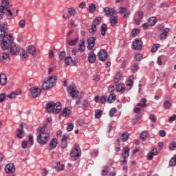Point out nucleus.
<instances>
[{
    "mask_svg": "<svg viewBox=\"0 0 176 176\" xmlns=\"http://www.w3.org/2000/svg\"><path fill=\"white\" fill-rule=\"evenodd\" d=\"M67 131H72V130H74V124L72 123H69L67 124Z\"/></svg>",
    "mask_w": 176,
    "mask_h": 176,
    "instance_id": "6e6d98bb",
    "label": "nucleus"
},
{
    "mask_svg": "<svg viewBox=\"0 0 176 176\" xmlns=\"http://www.w3.org/2000/svg\"><path fill=\"white\" fill-rule=\"evenodd\" d=\"M142 57V55L141 54H136L135 55V58L136 61H141Z\"/></svg>",
    "mask_w": 176,
    "mask_h": 176,
    "instance_id": "13d9d810",
    "label": "nucleus"
},
{
    "mask_svg": "<svg viewBox=\"0 0 176 176\" xmlns=\"http://www.w3.org/2000/svg\"><path fill=\"white\" fill-rule=\"evenodd\" d=\"M159 47H160V45L155 44L151 49V52L156 53V52H157V49H159Z\"/></svg>",
    "mask_w": 176,
    "mask_h": 176,
    "instance_id": "49530a36",
    "label": "nucleus"
},
{
    "mask_svg": "<svg viewBox=\"0 0 176 176\" xmlns=\"http://www.w3.org/2000/svg\"><path fill=\"white\" fill-rule=\"evenodd\" d=\"M119 17L118 16H112L110 17V23L112 27H115L118 24V20Z\"/></svg>",
    "mask_w": 176,
    "mask_h": 176,
    "instance_id": "b1692460",
    "label": "nucleus"
},
{
    "mask_svg": "<svg viewBox=\"0 0 176 176\" xmlns=\"http://www.w3.org/2000/svg\"><path fill=\"white\" fill-rule=\"evenodd\" d=\"M67 91L70 94L71 97H72V98H78V94H79V91L72 85L68 87Z\"/></svg>",
    "mask_w": 176,
    "mask_h": 176,
    "instance_id": "1a4fd4ad",
    "label": "nucleus"
},
{
    "mask_svg": "<svg viewBox=\"0 0 176 176\" xmlns=\"http://www.w3.org/2000/svg\"><path fill=\"white\" fill-rule=\"evenodd\" d=\"M172 105L171 102L169 100H166L164 102V107L165 109H169V108H171Z\"/></svg>",
    "mask_w": 176,
    "mask_h": 176,
    "instance_id": "a19ab883",
    "label": "nucleus"
},
{
    "mask_svg": "<svg viewBox=\"0 0 176 176\" xmlns=\"http://www.w3.org/2000/svg\"><path fill=\"white\" fill-rule=\"evenodd\" d=\"M115 113H116V108H112L111 109L110 111H109V116H111V118H112Z\"/></svg>",
    "mask_w": 176,
    "mask_h": 176,
    "instance_id": "603ef678",
    "label": "nucleus"
},
{
    "mask_svg": "<svg viewBox=\"0 0 176 176\" xmlns=\"http://www.w3.org/2000/svg\"><path fill=\"white\" fill-rule=\"evenodd\" d=\"M176 115L173 114L172 116L169 118L168 122L169 123H173V122H175Z\"/></svg>",
    "mask_w": 176,
    "mask_h": 176,
    "instance_id": "4d7b16f0",
    "label": "nucleus"
},
{
    "mask_svg": "<svg viewBox=\"0 0 176 176\" xmlns=\"http://www.w3.org/2000/svg\"><path fill=\"white\" fill-rule=\"evenodd\" d=\"M23 123L21 124V128L19 129L16 131V136L18 138H23V133H24V130L23 129Z\"/></svg>",
    "mask_w": 176,
    "mask_h": 176,
    "instance_id": "c85d7f7f",
    "label": "nucleus"
},
{
    "mask_svg": "<svg viewBox=\"0 0 176 176\" xmlns=\"http://www.w3.org/2000/svg\"><path fill=\"white\" fill-rule=\"evenodd\" d=\"M170 32V29L169 28H165L162 30V32L160 34V38L161 39H166L167 38V34Z\"/></svg>",
    "mask_w": 176,
    "mask_h": 176,
    "instance_id": "a878e982",
    "label": "nucleus"
},
{
    "mask_svg": "<svg viewBox=\"0 0 176 176\" xmlns=\"http://www.w3.org/2000/svg\"><path fill=\"white\" fill-rule=\"evenodd\" d=\"M28 52L29 54H31L32 57L36 56V48L34 45H30L28 48Z\"/></svg>",
    "mask_w": 176,
    "mask_h": 176,
    "instance_id": "aec40b11",
    "label": "nucleus"
},
{
    "mask_svg": "<svg viewBox=\"0 0 176 176\" xmlns=\"http://www.w3.org/2000/svg\"><path fill=\"white\" fill-rule=\"evenodd\" d=\"M130 156V148L125 146L122 149V157L123 159H127Z\"/></svg>",
    "mask_w": 176,
    "mask_h": 176,
    "instance_id": "a211bd4d",
    "label": "nucleus"
},
{
    "mask_svg": "<svg viewBox=\"0 0 176 176\" xmlns=\"http://www.w3.org/2000/svg\"><path fill=\"white\" fill-rule=\"evenodd\" d=\"M133 47L134 50H141L142 49V41L140 38H136L133 42Z\"/></svg>",
    "mask_w": 176,
    "mask_h": 176,
    "instance_id": "9b49d317",
    "label": "nucleus"
},
{
    "mask_svg": "<svg viewBox=\"0 0 176 176\" xmlns=\"http://www.w3.org/2000/svg\"><path fill=\"white\" fill-rule=\"evenodd\" d=\"M6 98V94H0V102H3V101H5Z\"/></svg>",
    "mask_w": 176,
    "mask_h": 176,
    "instance_id": "052dcab7",
    "label": "nucleus"
},
{
    "mask_svg": "<svg viewBox=\"0 0 176 176\" xmlns=\"http://www.w3.org/2000/svg\"><path fill=\"white\" fill-rule=\"evenodd\" d=\"M101 115H102V111H101L100 110L96 111L95 118H96V119H100V118H101Z\"/></svg>",
    "mask_w": 176,
    "mask_h": 176,
    "instance_id": "09e8293b",
    "label": "nucleus"
},
{
    "mask_svg": "<svg viewBox=\"0 0 176 176\" xmlns=\"http://www.w3.org/2000/svg\"><path fill=\"white\" fill-rule=\"evenodd\" d=\"M98 57L100 61H105L108 58V52L105 50H101L98 54Z\"/></svg>",
    "mask_w": 176,
    "mask_h": 176,
    "instance_id": "f8f14e48",
    "label": "nucleus"
},
{
    "mask_svg": "<svg viewBox=\"0 0 176 176\" xmlns=\"http://www.w3.org/2000/svg\"><path fill=\"white\" fill-rule=\"evenodd\" d=\"M138 29H135L133 30H132L131 32V36L134 37V36H137V34H138Z\"/></svg>",
    "mask_w": 176,
    "mask_h": 176,
    "instance_id": "680f3d73",
    "label": "nucleus"
},
{
    "mask_svg": "<svg viewBox=\"0 0 176 176\" xmlns=\"http://www.w3.org/2000/svg\"><path fill=\"white\" fill-rule=\"evenodd\" d=\"M150 153H151L154 156H156V155H157V149H156V148H155V147H153Z\"/></svg>",
    "mask_w": 176,
    "mask_h": 176,
    "instance_id": "bf43d9fd",
    "label": "nucleus"
},
{
    "mask_svg": "<svg viewBox=\"0 0 176 176\" xmlns=\"http://www.w3.org/2000/svg\"><path fill=\"white\" fill-rule=\"evenodd\" d=\"M115 100H116V96H115V94H111L109 96L107 102H109V104H112V102H113Z\"/></svg>",
    "mask_w": 176,
    "mask_h": 176,
    "instance_id": "f704fd0d",
    "label": "nucleus"
},
{
    "mask_svg": "<svg viewBox=\"0 0 176 176\" xmlns=\"http://www.w3.org/2000/svg\"><path fill=\"white\" fill-rule=\"evenodd\" d=\"M96 58H97V56H96V54H94V52H91V53L89 54L88 60H89L91 64H94V63H96Z\"/></svg>",
    "mask_w": 176,
    "mask_h": 176,
    "instance_id": "393cba45",
    "label": "nucleus"
},
{
    "mask_svg": "<svg viewBox=\"0 0 176 176\" xmlns=\"http://www.w3.org/2000/svg\"><path fill=\"white\" fill-rule=\"evenodd\" d=\"M64 164H61L60 162H56V166H55V170H57V171H60L64 170Z\"/></svg>",
    "mask_w": 176,
    "mask_h": 176,
    "instance_id": "e433bc0d",
    "label": "nucleus"
},
{
    "mask_svg": "<svg viewBox=\"0 0 176 176\" xmlns=\"http://www.w3.org/2000/svg\"><path fill=\"white\" fill-rule=\"evenodd\" d=\"M74 64V65H76L77 63L76 60L74 61V59H72V57L71 56H67L65 58V64L66 65H71V64Z\"/></svg>",
    "mask_w": 176,
    "mask_h": 176,
    "instance_id": "412c9836",
    "label": "nucleus"
},
{
    "mask_svg": "<svg viewBox=\"0 0 176 176\" xmlns=\"http://www.w3.org/2000/svg\"><path fill=\"white\" fill-rule=\"evenodd\" d=\"M120 79H122V73L118 72L116 74V77L114 78L115 83H119V82H120Z\"/></svg>",
    "mask_w": 176,
    "mask_h": 176,
    "instance_id": "c9c22d12",
    "label": "nucleus"
},
{
    "mask_svg": "<svg viewBox=\"0 0 176 176\" xmlns=\"http://www.w3.org/2000/svg\"><path fill=\"white\" fill-rule=\"evenodd\" d=\"M108 173H109V167L106 166L102 170V175H107Z\"/></svg>",
    "mask_w": 176,
    "mask_h": 176,
    "instance_id": "8fccbe9b",
    "label": "nucleus"
},
{
    "mask_svg": "<svg viewBox=\"0 0 176 176\" xmlns=\"http://www.w3.org/2000/svg\"><path fill=\"white\" fill-rule=\"evenodd\" d=\"M148 23L151 27H153V25H155L156 23H157V21L156 20V18L152 16L148 19Z\"/></svg>",
    "mask_w": 176,
    "mask_h": 176,
    "instance_id": "7c9ffc66",
    "label": "nucleus"
},
{
    "mask_svg": "<svg viewBox=\"0 0 176 176\" xmlns=\"http://www.w3.org/2000/svg\"><path fill=\"white\" fill-rule=\"evenodd\" d=\"M101 23V17L98 16L94 19V21L92 23L91 28L90 30L91 34H94L96 31H97V25Z\"/></svg>",
    "mask_w": 176,
    "mask_h": 176,
    "instance_id": "6e6552de",
    "label": "nucleus"
},
{
    "mask_svg": "<svg viewBox=\"0 0 176 176\" xmlns=\"http://www.w3.org/2000/svg\"><path fill=\"white\" fill-rule=\"evenodd\" d=\"M146 102H148V100H146V98H142L140 100V102L138 103V107L142 108H146Z\"/></svg>",
    "mask_w": 176,
    "mask_h": 176,
    "instance_id": "cd10ccee",
    "label": "nucleus"
},
{
    "mask_svg": "<svg viewBox=\"0 0 176 176\" xmlns=\"http://www.w3.org/2000/svg\"><path fill=\"white\" fill-rule=\"evenodd\" d=\"M116 90L120 93H124V91H126V86L124 85V84L119 83L116 85Z\"/></svg>",
    "mask_w": 176,
    "mask_h": 176,
    "instance_id": "4be33fe9",
    "label": "nucleus"
},
{
    "mask_svg": "<svg viewBox=\"0 0 176 176\" xmlns=\"http://www.w3.org/2000/svg\"><path fill=\"white\" fill-rule=\"evenodd\" d=\"M138 69H140L138 64L134 63L131 67V70L133 71V72H137Z\"/></svg>",
    "mask_w": 176,
    "mask_h": 176,
    "instance_id": "79ce46f5",
    "label": "nucleus"
},
{
    "mask_svg": "<svg viewBox=\"0 0 176 176\" xmlns=\"http://www.w3.org/2000/svg\"><path fill=\"white\" fill-rule=\"evenodd\" d=\"M27 144H28V142L25 140L22 142L21 146L23 149H27Z\"/></svg>",
    "mask_w": 176,
    "mask_h": 176,
    "instance_id": "69168bd1",
    "label": "nucleus"
},
{
    "mask_svg": "<svg viewBox=\"0 0 176 176\" xmlns=\"http://www.w3.org/2000/svg\"><path fill=\"white\" fill-rule=\"evenodd\" d=\"M16 96V93L12 92L10 94L8 95V98H10V100H14Z\"/></svg>",
    "mask_w": 176,
    "mask_h": 176,
    "instance_id": "5fc2aeb1",
    "label": "nucleus"
},
{
    "mask_svg": "<svg viewBox=\"0 0 176 176\" xmlns=\"http://www.w3.org/2000/svg\"><path fill=\"white\" fill-rule=\"evenodd\" d=\"M80 43L79 44V48L78 50L80 52H85V50L86 49V46H85V40H80Z\"/></svg>",
    "mask_w": 176,
    "mask_h": 176,
    "instance_id": "473e14b6",
    "label": "nucleus"
},
{
    "mask_svg": "<svg viewBox=\"0 0 176 176\" xmlns=\"http://www.w3.org/2000/svg\"><path fill=\"white\" fill-rule=\"evenodd\" d=\"M129 135H130L128 133H124L121 135V140L122 142H126L127 140H129Z\"/></svg>",
    "mask_w": 176,
    "mask_h": 176,
    "instance_id": "58836bf2",
    "label": "nucleus"
},
{
    "mask_svg": "<svg viewBox=\"0 0 176 176\" xmlns=\"http://www.w3.org/2000/svg\"><path fill=\"white\" fill-rule=\"evenodd\" d=\"M75 8H70L68 9V14L69 16H75Z\"/></svg>",
    "mask_w": 176,
    "mask_h": 176,
    "instance_id": "37998d69",
    "label": "nucleus"
},
{
    "mask_svg": "<svg viewBox=\"0 0 176 176\" xmlns=\"http://www.w3.org/2000/svg\"><path fill=\"white\" fill-rule=\"evenodd\" d=\"M89 107H90V102H89L88 100H85L84 103L82 104V109H85V111H86V109L89 108Z\"/></svg>",
    "mask_w": 176,
    "mask_h": 176,
    "instance_id": "ea45409f",
    "label": "nucleus"
},
{
    "mask_svg": "<svg viewBox=\"0 0 176 176\" xmlns=\"http://www.w3.org/2000/svg\"><path fill=\"white\" fill-rule=\"evenodd\" d=\"M28 142L30 145H34V135H29Z\"/></svg>",
    "mask_w": 176,
    "mask_h": 176,
    "instance_id": "864d4df0",
    "label": "nucleus"
},
{
    "mask_svg": "<svg viewBox=\"0 0 176 176\" xmlns=\"http://www.w3.org/2000/svg\"><path fill=\"white\" fill-rule=\"evenodd\" d=\"M96 12V4H92L91 6H89V13H94Z\"/></svg>",
    "mask_w": 176,
    "mask_h": 176,
    "instance_id": "a18cd8bd",
    "label": "nucleus"
},
{
    "mask_svg": "<svg viewBox=\"0 0 176 176\" xmlns=\"http://www.w3.org/2000/svg\"><path fill=\"white\" fill-rule=\"evenodd\" d=\"M19 54L21 56V58H28V53L25 51V50L23 48L19 49Z\"/></svg>",
    "mask_w": 176,
    "mask_h": 176,
    "instance_id": "bb28decb",
    "label": "nucleus"
},
{
    "mask_svg": "<svg viewBox=\"0 0 176 176\" xmlns=\"http://www.w3.org/2000/svg\"><path fill=\"white\" fill-rule=\"evenodd\" d=\"M176 148V142H172L169 146V149L170 151H174Z\"/></svg>",
    "mask_w": 176,
    "mask_h": 176,
    "instance_id": "3c124183",
    "label": "nucleus"
},
{
    "mask_svg": "<svg viewBox=\"0 0 176 176\" xmlns=\"http://www.w3.org/2000/svg\"><path fill=\"white\" fill-rule=\"evenodd\" d=\"M14 164H9L6 166V173L7 174H12V173H14L15 171Z\"/></svg>",
    "mask_w": 176,
    "mask_h": 176,
    "instance_id": "dca6fc26",
    "label": "nucleus"
},
{
    "mask_svg": "<svg viewBox=\"0 0 176 176\" xmlns=\"http://www.w3.org/2000/svg\"><path fill=\"white\" fill-rule=\"evenodd\" d=\"M61 148H67V141L62 140Z\"/></svg>",
    "mask_w": 176,
    "mask_h": 176,
    "instance_id": "774afa93",
    "label": "nucleus"
},
{
    "mask_svg": "<svg viewBox=\"0 0 176 176\" xmlns=\"http://www.w3.org/2000/svg\"><path fill=\"white\" fill-rule=\"evenodd\" d=\"M104 12L107 17H112V16L116 14V11L113 10V8H110L109 7L104 8Z\"/></svg>",
    "mask_w": 176,
    "mask_h": 176,
    "instance_id": "ddd939ff",
    "label": "nucleus"
},
{
    "mask_svg": "<svg viewBox=\"0 0 176 176\" xmlns=\"http://www.w3.org/2000/svg\"><path fill=\"white\" fill-rule=\"evenodd\" d=\"M49 137H50L49 133H39L36 137L37 142L40 145H46L49 141Z\"/></svg>",
    "mask_w": 176,
    "mask_h": 176,
    "instance_id": "423d86ee",
    "label": "nucleus"
},
{
    "mask_svg": "<svg viewBox=\"0 0 176 176\" xmlns=\"http://www.w3.org/2000/svg\"><path fill=\"white\" fill-rule=\"evenodd\" d=\"M0 41L1 42V47L3 48V50H8L9 46H10L13 43V36L11 34L8 35V32L6 29V34Z\"/></svg>",
    "mask_w": 176,
    "mask_h": 176,
    "instance_id": "f03ea898",
    "label": "nucleus"
},
{
    "mask_svg": "<svg viewBox=\"0 0 176 176\" xmlns=\"http://www.w3.org/2000/svg\"><path fill=\"white\" fill-rule=\"evenodd\" d=\"M6 58H9V55L6 52L0 53V61H3Z\"/></svg>",
    "mask_w": 176,
    "mask_h": 176,
    "instance_id": "4c0bfd02",
    "label": "nucleus"
},
{
    "mask_svg": "<svg viewBox=\"0 0 176 176\" xmlns=\"http://www.w3.org/2000/svg\"><path fill=\"white\" fill-rule=\"evenodd\" d=\"M30 94L33 98H36L41 96V89L36 87H32L30 89Z\"/></svg>",
    "mask_w": 176,
    "mask_h": 176,
    "instance_id": "9d476101",
    "label": "nucleus"
},
{
    "mask_svg": "<svg viewBox=\"0 0 176 176\" xmlns=\"http://www.w3.org/2000/svg\"><path fill=\"white\" fill-rule=\"evenodd\" d=\"M54 82H56V76H50L45 79L43 83V90H48L51 87H53L54 85Z\"/></svg>",
    "mask_w": 176,
    "mask_h": 176,
    "instance_id": "39448f33",
    "label": "nucleus"
},
{
    "mask_svg": "<svg viewBox=\"0 0 176 176\" xmlns=\"http://www.w3.org/2000/svg\"><path fill=\"white\" fill-rule=\"evenodd\" d=\"M81 155L82 151H80V148L78 146H75L74 148L70 153V156L74 157L76 160H78Z\"/></svg>",
    "mask_w": 176,
    "mask_h": 176,
    "instance_id": "0eeeda50",
    "label": "nucleus"
},
{
    "mask_svg": "<svg viewBox=\"0 0 176 176\" xmlns=\"http://www.w3.org/2000/svg\"><path fill=\"white\" fill-rule=\"evenodd\" d=\"M19 27H21V28H24L25 27V21L24 20H21L19 21Z\"/></svg>",
    "mask_w": 176,
    "mask_h": 176,
    "instance_id": "e2e57ef3",
    "label": "nucleus"
},
{
    "mask_svg": "<svg viewBox=\"0 0 176 176\" xmlns=\"http://www.w3.org/2000/svg\"><path fill=\"white\" fill-rule=\"evenodd\" d=\"M65 57V52H60L59 55L60 60H64V58Z\"/></svg>",
    "mask_w": 176,
    "mask_h": 176,
    "instance_id": "338daca9",
    "label": "nucleus"
},
{
    "mask_svg": "<svg viewBox=\"0 0 176 176\" xmlns=\"http://www.w3.org/2000/svg\"><path fill=\"white\" fill-rule=\"evenodd\" d=\"M147 137H148V132H146V131H143L140 134V138H142L143 140V141H145V140H146Z\"/></svg>",
    "mask_w": 176,
    "mask_h": 176,
    "instance_id": "de8ad7c7",
    "label": "nucleus"
},
{
    "mask_svg": "<svg viewBox=\"0 0 176 176\" xmlns=\"http://www.w3.org/2000/svg\"><path fill=\"white\" fill-rule=\"evenodd\" d=\"M96 37H91L89 38H88V46H87V49L88 50H91L93 49V47H94V46L96 45Z\"/></svg>",
    "mask_w": 176,
    "mask_h": 176,
    "instance_id": "4468645a",
    "label": "nucleus"
},
{
    "mask_svg": "<svg viewBox=\"0 0 176 176\" xmlns=\"http://www.w3.org/2000/svg\"><path fill=\"white\" fill-rule=\"evenodd\" d=\"M6 82H8V78L6 77V74H0V83L1 86H5L6 85Z\"/></svg>",
    "mask_w": 176,
    "mask_h": 176,
    "instance_id": "5701e85b",
    "label": "nucleus"
},
{
    "mask_svg": "<svg viewBox=\"0 0 176 176\" xmlns=\"http://www.w3.org/2000/svg\"><path fill=\"white\" fill-rule=\"evenodd\" d=\"M3 12H6V9L2 7L0 8V20L3 16ZM6 34V24L3 22H0V40L3 39V36Z\"/></svg>",
    "mask_w": 176,
    "mask_h": 176,
    "instance_id": "20e7f679",
    "label": "nucleus"
},
{
    "mask_svg": "<svg viewBox=\"0 0 176 176\" xmlns=\"http://www.w3.org/2000/svg\"><path fill=\"white\" fill-rule=\"evenodd\" d=\"M61 103L51 102L47 104L46 109L48 113H58L61 111Z\"/></svg>",
    "mask_w": 176,
    "mask_h": 176,
    "instance_id": "7ed1b4c3",
    "label": "nucleus"
},
{
    "mask_svg": "<svg viewBox=\"0 0 176 176\" xmlns=\"http://www.w3.org/2000/svg\"><path fill=\"white\" fill-rule=\"evenodd\" d=\"M100 102L101 104H105V102H107V97L105 96L101 97Z\"/></svg>",
    "mask_w": 176,
    "mask_h": 176,
    "instance_id": "0e129e2a",
    "label": "nucleus"
},
{
    "mask_svg": "<svg viewBox=\"0 0 176 176\" xmlns=\"http://www.w3.org/2000/svg\"><path fill=\"white\" fill-rule=\"evenodd\" d=\"M50 146L52 149H54L57 146V139L53 138L50 143Z\"/></svg>",
    "mask_w": 176,
    "mask_h": 176,
    "instance_id": "72a5a7b5",
    "label": "nucleus"
},
{
    "mask_svg": "<svg viewBox=\"0 0 176 176\" xmlns=\"http://www.w3.org/2000/svg\"><path fill=\"white\" fill-rule=\"evenodd\" d=\"M120 13L123 15L124 19H127L130 16V10L126 8L121 7L120 8Z\"/></svg>",
    "mask_w": 176,
    "mask_h": 176,
    "instance_id": "2eb2a0df",
    "label": "nucleus"
},
{
    "mask_svg": "<svg viewBox=\"0 0 176 176\" xmlns=\"http://www.w3.org/2000/svg\"><path fill=\"white\" fill-rule=\"evenodd\" d=\"M134 79V77L133 76H131L128 78V80L126 81V90H130L131 87H133V80Z\"/></svg>",
    "mask_w": 176,
    "mask_h": 176,
    "instance_id": "f3484780",
    "label": "nucleus"
},
{
    "mask_svg": "<svg viewBox=\"0 0 176 176\" xmlns=\"http://www.w3.org/2000/svg\"><path fill=\"white\" fill-rule=\"evenodd\" d=\"M78 41H79V38L76 37L74 40H67V43L69 46H75L78 43Z\"/></svg>",
    "mask_w": 176,
    "mask_h": 176,
    "instance_id": "c756f323",
    "label": "nucleus"
},
{
    "mask_svg": "<svg viewBox=\"0 0 176 176\" xmlns=\"http://www.w3.org/2000/svg\"><path fill=\"white\" fill-rule=\"evenodd\" d=\"M20 50H19V48L16 46V45H14V43L12 41V43H11V45L10 47V53H11V54L14 55L16 54V53H17V52H19Z\"/></svg>",
    "mask_w": 176,
    "mask_h": 176,
    "instance_id": "6ab92c4d",
    "label": "nucleus"
},
{
    "mask_svg": "<svg viewBox=\"0 0 176 176\" xmlns=\"http://www.w3.org/2000/svg\"><path fill=\"white\" fill-rule=\"evenodd\" d=\"M107 30H108V27L107 26V24L103 23L101 25V35H102V36H105Z\"/></svg>",
    "mask_w": 176,
    "mask_h": 176,
    "instance_id": "2f4dec72",
    "label": "nucleus"
},
{
    "mask_svg": "<svg viewBox=\"0 0 176 176\" xmlns=\"http://www.w3.org/2000/svg\"><path fill=\"white\" fill-rule=\"evenodd\" d=\"M71 111L69 109L65 108L63 111H62V116H69V113Z\"/></svg>",
    "mask_w": 176,
    "mask_h": 176,
    "instance_id": "c03bdc74",
    "label": "nucleus"
},
{
    "mask_svg": "<svg viewBox=\"0 0 176 176\" xmlns=\"http://www.w3.org/2000/svg\"><path fill=\"white\" fill-rule=\"evenodd\" d=\"M1 8L6 10V16L8 20H12L19 14V10H14L13 6L9 5V0H2Z\"/></svg>",
    "mask_w": 176,
    "mask_h": 176,
    "instance_id": "f257e3e1",
    "label": "nucleus"
}]
</instances>
